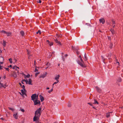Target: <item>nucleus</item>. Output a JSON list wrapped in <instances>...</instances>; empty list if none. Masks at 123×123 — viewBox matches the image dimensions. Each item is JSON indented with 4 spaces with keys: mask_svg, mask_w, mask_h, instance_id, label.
<instances>
[{
    "mask_svg": "<svg viewBox=\"0 0 123 123\" xmlns=\"http://www.w3.org/2000/svg\"><path fill=\"white\" fill-rule=\"evenodd\" d=\"M92 107L93 108H94V109H95V107L94 106H92Z\"/></svg>",
    "mask_w": 123,
    "mask_h": 123,
    "instance_id": "nucleus-59",
    "label": "nucleus"
},
{
    "mask_svg": "<svg viewBox=\"0 0 123 123\" xmlns=\"http://www.w3.org/2000/svg\"><path fill=\"white\" fill-rule=\"evenodd\" d=\"M76 53L77 54H78V55H79V54H80V53L78 51H76Z\"/></svg>",
    "mask_w": 123,
    "mask_h": 123,
    "instance_id": "nucleus-45",
    "label": "nucleus"
},
{
    "mask_svg": "<svg viewBox=\"0 0 123 123\" xmlns=\"http://www.w3.org/2000/svg\"><path fill=\"white\" fill-rule=\"evenodd\" d=\"M71 104L70 102H68V106L69 107H70L71 106Z\"/></svg>",
    "mask_w": 123,
    "mask_h": 123,
    "instance_id": "nucleus-29",
    "label": "nucleus"
},
{
    "mask_svg": "<svg viewBox=\"0 0 123 123\" xmlns=\"http://www.w3.org/2000/svg\"><path fill=\"white\" fill-rule=\"evenodd\" d=\"M3 68V66H0V69H1L2 68Z\"/></svg>",
    "mask_w": 123,
    "mask_h": 123,
    "instance_id": "nucleus-43",
    "label": "nucleus"
},
{
    "mask_svg": "<svg viewBox=\"0 0 123 123\" xmlns=\"http://www.w3.org/2000/svg\"><path fill=\"white\" fill-rule=\"evenodd\" d=\"M1 59L2 60H4V59H3V58L2 57H1Z\"/></svg>",
    "mask_w": 123,
    "mask_h": 123,
    "instance_id": "nucleus-55",
    "label": "nucleus"
},
{
    "mask_svg": "<svg viewBox=\"0 0 123 123\" xmlns=\"http://www.w3.org/2000/svg\"><path fill=\"white\" fill-rule=\"evenodd\" d=\"M115 62L116 63V64H117V65H119V62H118L117 61V59H116V60H115Z\"/></svg>",
    "mask_w": 123,
    "mask_h": 123,
    "instance_id": "nucleus-21",
    "label": "nucleus"
},
{
    "mask_svg": "<svg viewBox=\"0 0 123 123\" xmlns=\"http://www.w3.org/2000/svg\"><path fill=\"white\" fill-rule=\"evenodd\" d=\"M30 75L29 74L27 75L26 76V77L27 78H28L30 77Z\"/></svg>",
    "mask_w": 123,
    "mask_h": 123,
    "instance_id": "nucleus-39",
    "label": "nucleus"
},
{
    "mask_svg": "<svg viewBox=\"0 0 123 123\" xmlns=\"http://www.w3.org/2000/svg\"><path fill=\"white\" fill-rule=\"evenodd\" d=\"M46 43L49 45L50 46H51L53 44V43L52 42H50L48 40H47L46 42Z\"/></svg>",
    "mask_w": 123,
    "mask_h": 123,
    "instance_id": "nucleus-6",
    "label": "nucleus"
},
{
    "mask_svg": "<svg viewBox=\"0 0 123 123\" xmlns=\"http://www.w3.org/2000/svg\"><path fill=\"white\" fill-rule=\"evenodd\" d=\"M6 78V76H5L4 77V78L5 79Z\"/></svg>",
    "mask_w": 123,
    "mask_h": 123,
    "instance_id": "nucleus-57",
    "label": "nucleus"
},
{
    "mask_svg": "<svg viewBox=\"0 0 123 123\" xmlns=\"http://www.w3.org/2000/svg\"><path fill=\"white\" fill-rule=\"evenodd\" d=\"M37 2L38 3H41V0H38Z\"/></svg>",
    "mask_w": 123,
    "mask_h": 123,
    "instance_id": "nucleus-33",
    "label": "nucleus"
},
{
    "mask_svg": "<svg viewBox=\"0 0 123 123\" xmlns=\"http://www.w3.org/2000/svg\"><path fill=\"white\" fill-rule=\"evenodd\" d=\"M94 102L93 103L94 104H98V101L97 100H96L95 99L94 100Z\"/></svg>",
    "mask_w": 123,
    "mask_h": 123,
    "instance_id": "nucleus-22",
    "label": "nucleus"
},
{
    "mask_svg": "<svg viewBox=\"0 0 123 123\" xmlns=\"http://www.w3.org/2000/svg\"><path fill=\"white\" fill-rule=\"evenodd\" d=\"M50 90V91H51V92H52L53 90V88H52L51 90Z\"/></svg>",
    "mask_w": 123,
    "mask_h": 123,
    "instance_id": "nucleus-54",
    "label": "nucleus"
},
{
    "mask_svg": "<svg viewBox=\"0 0 123 123\" xmlns=\"http://www.w3.org/2000/svg\"><path fill=\"white\" fill-rule=\"evenodd\" d=\"M95 88L98 92L99 93H100L101 92V90L98 87V86H96Z\"/></svg>",
    "mask_w": 123,
    "mask_h": 123,
    "instance_id": "nucleus-9",
    "label": "nucleus"
},
{
    "mask_svg": "<svg viewBox=\"0 0 123 123\" xmlns=\"http://www.w3.org/2000/svg\"><path fill=\"white\" fill-rule=\"evenodd\" d=\"M39 97H40V99L41 102L43 101L44 100L43 97L41 95H39Z\"/></svg>",
    "mask_w": 123,
    "mask_h": 123,
    "instance_id": "nucleus-11",
    "label": "nucleus"
},
{
    "mask_svg": "<svg viewBox=\"0 0 123 123\" xmlns=\"http://www.w3.org/2000/svg\"><path fill=\"white\" fill-rule=\"evenodd\" d=\"M111 32H112V34H113L114 33V31L113 30H112Z\"/></svg>",
    "mask_w": 123,
    "mask_h": 123,
    "instance_id": "nucleus-47",
    "label": "nucleus"
},
{
    "mask_svg": "<svg viewBox=\"0 0 123 123\" xmlns=\"http://www.w3.org/2000/svg\"><path fill=\"white\" fill-rule=\"evenodd\" d=\"M48 92L49 93H50L51 92V91L50 90H48Z\"/></svg>",
    "mask_w": 123,
    "mask_h": 123,
    "instance_id": "nucleus-50",
    "label": "nucleus"
},
{
    "mask_svg": "<svg viewBox=\"0 0 123 123\" xmlns=\"http://www.w3.org/2000/svg\"><path fill=\"white\" fill-rule=\"evenodd\" d=\"M46 76V74H41L40 75V78H43L45 77Z\"/></svg>",
    "mask_w": 123,
    "mask_h": 123,
    "instance_id": "nucleus-15",
    "label": "nucleus"
},
{
    "mask_svg": "<svg viewBox=\"0 0 123 123\" xmlns=\"http://www.w3.org/2000/svg\"><path fill=\"white\" fill-rule=\"evenodd\" d=\"M72 48L73 50H74V49H75V47L73 46H72Z\"/></svg>",
    "mask_w": 123,
    "mask_h": 123,
    "instance_id": "nucleus-44",
    "label": "nucleus"
},
{
    "mask_svg": "<svg viewBox=\"0 0 123 123\" xmlns=\"http://www.w3.org/2000/svg\"><path fill=\"white\" fill-rule=\"evenodd\" d=\"M2 63V62H0V63L1 64V63Z\"/></svg>",
    "mask_w": 123,
    "mask_h": 123,
    "instance_id": "nucleus-60",
    "label": "nucleus"
},
{
    "mask_svg": "<svg viewBox=\"0 0 123 123\" xmlns=\"http://www.w3.org/2000/svg\"><path fill=\"white\" fill-rule=\"evenodd\" d=\"M12 66L11 65H10L8 67L9 68L11 67Z\"/></svg>",
    "mask_w": 123,
    "mask_h": 123,
    "instance_id": "nucleus-52",
    "label": "nucleus"
},
{
    "mask_svg": "<svg viewBox=\"0 0 123 123\" xmlns=\"http://www.w3.org/2000/svg\"><path fill=\"white\" fill-rule=\"evenodd\" d=\"M60 77V75H56L55 76V77L54 79L56 80V81L57 82H59V78Z\"/></svg>",
    "mask_w": 123,
    "mask_h": 123,
    "instance_id": "nucleus-7",
    "label": "nucleus"
},
{
    "mask_svg": "<svg viewBox=\"0 0 123 123\" xmlns=\"http://www.w3.org/2000/svg\"><path fill=\"white\" fill-rule=\"evenodd\" d=\"M9 108L12 111H13L14 110V109L13 108Z\"/></svg>",
    "mask_w": 123,
    "mask_h": 123,
    "instance_id": "nucleus-41",
    "label": "nucleus"
},
{
    "mask_svg": "<svg viewBox=\"0 0 123 123\" xmlns=\"http://www.w3.org/2000/svg\"><path fill=\"white\" fill-rule=\"evenodd\" d=\"M113 27H114L115 26V25H113Z\"/></svg>",
    "mask_w": 123,
    "mask_h": 123,
    "instance_id": "nucleus-56",
    "label": "nucleus"
},
{
    "mask_svg": "<svg viewBox=\"0 0 123 123\" xmlns=\"http://www.w3.org/2000/svg\"><path fill=\"white\" fill-rule=\"evenodd\" d=\"M118 81L119 82H121V78H119L118 79Z\"/></svg>",
    "mask_w": 123,
    "mask_h": 123,
    "instance_id": "nucleus-31",
    "label": "nucleus"
},
{
    "mask_svg": "<svg viewBox=\"0 0 123 123\" xmlns=\"http://www.w3.org/2000/svg\"><path fill=\"white\" fill-rule=\"evenodd\" d=\"M81 62H80L78 60L77 61L78 63L80 66L82 67H84L85 66L84 64V62L83 61V60L81 58V56L80 55L79 56Z\"/></svg>",
    "mask_w": 123,
    "mask_h": 123,
    "instance_id": "nucleus-2",
    "label": "nucleus"
},
{
    "mask_svg": "<svg viewBox=\"0 0 123 123\" xmlns=\"http://www.w3.org/2000/svg\"><path fill=\"white\" fill-rule=\"evenodd\" d=\"M67 56H68V55L67 54H66L65 55V57H67Z\"/></svg>",
    "mask_w": 123,
    "mask_h": 123,
    "instance_id": "nucleus-58",
    "label": "nucleus"
},
{
    "mask_svg": "<svg viewBox=\"0 0 123 123\" xmlns=\"http://www.w3.org/2000/svg\"><path fill=\"white\" fill-rule=\"evenodd\" d=\"M24 81H23V80H22L21 81V83H22V84H24V83L23 82H24Z\"/></svg>",
    "mask_w": 123,
    "mask_h": 123,
    "instance_id": "nucleus-51",
    "label": "nucleus"
},
{
    "mask_svg": "<svg viewBox=\"0 0 123 123\" xmlns=\"http://www.w3.org/2000/svg\"><path fill=\"white\" fill-rule=\"evenodd\" d=\"M21 92L22 94V95H25L26 96V94L25 93L26 92V91L25 90V91L23 89H22L21 90Z\"/></svg>",
    "mask_w": 123,
    "mask_h": 123,
    "instance_id": "nucleus-10",
    "label": "nucleus"
},
{
    "mask_svg": "<svg viewBox=\"0 0 123 123\" xmlns=\"http://www.w3.org/2000/svg\"><path fill=\"white\" fill-rule=\"evenodd\" d=\"M29 55L28 58L29 59H30L31 58V55Z\"/></svg>",
    "mask_w": 123,
    "mask_h": 123,
    "instance_id": "nucleus-35",
    "label": "nucleus"
},
{
    "mask_svg": "<svg viewBox=\"0 0 123 123\" xmlns=\"http://www.w3.org/2000/svg\"><path fill=\"white\" fill-rule=\"evenodd\" d=\"M111 113V112H110L106 114V117H107L108 118L110 117V113Z\"/></svg>",
    "mask_w": 123,
    "mask_h": 123,
    "instance_id": "nucleus-18",
    "label": "nucleus"
},
{
    "mask_svg": "<svg viewBox=\"0 0 123 123\" xmlns=\"http://www.w3.org/2000/svg\"><path fill=\"white\" fill-rule=\"evenodd\" d=\"M19 85L20 86H22V84H21V83H19Z\"/></svg>",
    "mask_w": 123,
    "mask_h": 123,
    "instance_id": "nucleus-48",
    "label": "nucleus"
},
{
    "mask_svg": "<svg viewBox=\"0 0 123 123\" xmlns=\"http://www.w3.org/2000/svg\"><path fill=\"white\" fill-rule=\"evenodd\" d=\"M0 86H1L5 88V87L6 86L5 85H3L2 84H1L0 83Z\"/></svg>",
    "mask_w": 123,
    "mask_h": 123,
    "instance_id": "nucleus-23",
    "label": "nucleus"
},
{
    "mask_svg": "<svg viewBox=\"0 0 123 123\" xmlns=\"http://www.w3.org/2000/svg\"><path fill=\"white\" fill-rule=\"evenodd\" d=\"M27 54H28V55H31V52L30 51V50L27 49Z\"/></svg>",
    "mask_w": 123,
    "mask_h": 123,
    "instance_id": "nucleus-24",
    "label": "nucleus"
},
{
    "mask_svg": "<svg viewBox=\"0 0 123 123\" xmlns=\"http://www.w3.org/2000/svg\"><path fill=\"white\" fill-rule=\"evenodd\" d=\"M21 111L23 112H24L25 111V110L24 109H21Z\"/></svg>",
    "mask_w": 123,
    "mask_h": 123,
    "instance_id": "nucleus-38",
    "label": "nucleus"
},
{
    "mask_svg": "<svg viewBox=\"0 0 123 123\" xmlns=\"http://www.w3.org/2000/svg\"><path fill=\"white\" fill-rule=\"evenodd\" d=\"M19 93H20V94L21 95H22V94H21V93L20 92Z\"/></svg>",
    "mask_w": 123,
    "mask_h": 123,
    "instance_id": "nucleus-61",
    "label": "nucleus"
},
{
    "mask_svg": "<svg viewBox=\"0 0 123 123\" xmlns=\"http://www.w3.org/2000/svg\"><path fill=\"white\" fill-rule=\"evenodd\" d=\"M4 68L6 69V70L9 71V69L8 68Z\"/></svg>",
    "mask_w": 123,
    "mask_h": 123,
    "instance_id": "nucleus-36",
    "label": "nucleus"
},
{
    "mask_svg": "<svg viewBox=\"0 0 123 123\" xmlns=\"http://www.w3.org/2000/svg\"><path fill=\"white\" fill-rule=\"evenodd\" d=\"M58 82H55L53 84V86H54V84H56L57 83H58Z\"/></svg>",
    "mask_w": 123,
    "mask_h": 123,
    "instance_id": "nucleus-40",
    "label": "nucleus"
},
{
    "mask_svg": "<svg viewBox=\"0 0 123 123\" xmlns=\"http://www.w3.org/2000/svg\"><path fill=\"white\" fill-rule=\"evenodd\" d=\"M28 81H29L28 82V83L29 85L31 84L32 81L31 80V79H29Z\"/></svg>",
    "mask_w": 123,
    "mask_h": 123,
    "instance_id": "nucleus-20",
    "label": "nucleus"
},
{
    "mask_svg": "<svg viewBox=\"0 0 123 123\" xmlns=\"http://www.w3.org/2000/svg\"><path fill=\"white\" fill-rule=\"evenodd\" d=\"M3 46L5 47L6 46V43H7V42H6V41L3 40Z\"/></svg>",
    "mask_w": 123,
    "mask_h": 123,
    "instance_id": "nucleus-14",
    "label": "nucleus"
},
{
    "mask_svg": "<svg viewBox=\"0 0 123 123\" xmlns=\"http://www.w3.org/2000/svg\"><path fill=\"white\" fill-rule=\"evenodd\" d=\"M9 61L10 63H12V59L11 58H10L9 59Z\"/></svg>",
    "mask_w": 123,
    "mask_h": 123,
    "instance_id": "nucleus-28",
    "label": "nucleus"
},
{
    "mask_svg": "<svg viewBox=\"0 0 123 123\" xmlns=\"http://www.w3.org/2000/svg\"><path fill=\"white\" fill-rule=\"evenodd\" d=\"M12 68L13 69H15V70L17 71H18V69H19V68L18 67H17L16 66H14Z\"/></svg>",
    "mask_w": 123,
    "mask_h": 123,
    "instance_id": "nucleus-13",
    "label": "nucleus"
},
{
    "mask_svg": "<svg viewBox=\"0 0 123 123\" xmlns=\"http://www.w3.org/2000/svg\"><path fill=\"white\" fill-rule=\"evenodd\" d=\"M49 89V87H48L46 88V89L48 90Z\"/></svg>",
    "mask_w": 123,
    "mask_h": 123,
    "instance_id": "nucleus-53",
    "label": "nucleus"
},
{
    "mask_svg": "<svg viewBox=\"0 0 123 123\" xmlns=\"http://www.w3.org/2000/svg\"><path fill=\"white\" fill-rule=\"evenodd\" d=\"M49 65L50 64L48 62L46 64V65L48 66V67L49 66Z\"/></svg>",
    "mask_w": 123,
    "mask_h": 123,
    "instance_id": "nucleus-42",
    "label": "nucleus"
},
{
    "mask_svg": "<svg viewBox=\"0 0 123 123\" xmlns=\"http://www.w3.org/2000/svg\"><path fill=\"white\" fill-rule=\"evenodd\" d=\"M63 61H64V59H63Z\"/></svg>",
    "mask_w": 123,
    "mask_h": 123,
    "instance_id": "nucleus-63",
    "label": "nucleus"
},
{
    "mask_svg": "<svg viewBox=\"0 0 123 123\" xmlns=\"http://www.w3.org/2000/svg\"><path fill=\"white\" fill-rule=\"evenodd\" d=\"M113 46V44H112V43H110V47H109L110 49H111L112 48Z\"/></svg>",
    "mask_w": 123,
    "mask_h": 123,
    "instance_id": "nucleus-26",
    "label": "nucleus"
},
{
    "mask_svg": "<svg viewBox=\"0 0 123 123\" xmlns=\"http://www.w3.org/2000/svg\"><path fill=\"white\" fill-rule=\"evenodd\" d=\"M35 71L36 72L37 71H38V69H37V68H35Z\"/></svg>",
    "mask_w": 123,
    "mask_h": 123,
    "instance_id": "nucleus-46",
    "label": "nucleus"
},
{
    "mask_svg": "<svg viewBox=\"0 0 123 123\" xmlns=\"http://www.w3.org/2000/svg\"><path fill=\"white\" fill-rule=\"evenodd\" d=\"M22 88L25 91V86L24 85H23L22 86Z\"/></svg>",
    "mask_w": 123,
    "mask_h": 123,
    "instance_id": "nucleus-32",
    "label": "nucleus"
},
{
    "mask_svg": "<svg viewBox=\"0 0 123 123\" xmlns=\"http://www.w3.org/2000/svg\"><path fill=\"white\" fill-rule=\"evenodd\" d=\"M88 104H89V105H90L91 106H92V104L91 103H88Z\"/></svg>",
    "mask_w": 123,
    "mask_h": 123,
    "instance_id": "nucleus-37",
    "label": "nucleus"
},
{
    "mask_svg": "<svg viewBox=\"0 0 123 123\" xmlns=\"http://www.w3.org/2000/svg\"><path fill=\"white\" fill-rule=\"evenodd\" d=\"M20 33L22 36H24L25 33L23 31H21L20 32Z\"/></svg>",
    "mask_w": 123,
    "mask_h": 123,
    "instance_id": "nucleus-19",
    "label": "nucleus"
},
{
    "mask_svg": "<svg viewBox=\"0 0 123 123\" xmlns=\"http://www.w3.org/2000/svg\"><path fill=\"white\" fill-rule=\"evenodd\" d=\"M41 108H40L35 111V116L33 118L34 121H36L39 120L41 115Z\"/></svg>",
    "mask_w": 123,
    "mask_h": 123,
    "instance_id": "nucleus-1",
    "label": "nucleus"
},
{
    "mask_svg": "<svg viewBox=\"0 0 123 123\" xmlns=\"http://www.w3.org/2000/svg\"><path fill=\"white\" fill-rule=\"evenodd\" d=\"M99 21L100 23L104 24L105 22V20L104 18H102L99 19Z\"/></svg>",
    "mask_w": 123,
    "mask_h": 123,
    "instance_id": "nucleus-8",
    "label": "nucleus"
},
{
    "mask_svg": "<svg viewBox=\"0 0 123 123\" xmlns=\"http://www.w3.org/2000/svg\"><path fill=\"white\" fill-rule=\"evenodd\" d=\"M17 114V113H15L13 115V117L16 119H17L18 118V116Z\"/></svg>",
    "mask_w": 123,
    "mask_h": 123,
    "instance_id": "nucleus-12",
    "label": "nucleus"
},
{
    "mask_svg": "<svg viewBox=\"0 0 123 123\" xmlns=\"http://www.w3.org/2000/svg\"><path fill=\"white\" fill-rule=\"evenodd\" d=\"M37 34H38V33H39V34H41V31L39 30L36 33Z\"/></svg>",
    "mask_w": 123,
    "mask_h": 123,
    "instance_id": "nucleus-30",
    "label": "nucleus"
},
{
    "mask_svg": "<svg viewBox=\"0 0 123 123\" xmlns=\"http://www.w3.org/2000/svg\"><path fill=\"white\" fill-rule=\"evenodd\" d=\"M12 76L14 77V78H16L17 77V75L16 73H13L12 74Z\"/></svg>",
    "mask_w": 123,
    "mask_h": 123,
    "instance_id": "nucleus-16",
    "label": "nucleus"
},
{
    "mask_svg": "<svg viewBox=\"0 0 123 123\" xmlns=\"http://www.w3.org/2000/svg\"><path fill=\"white\" fill-rule=\"evenodd\" d=\"M23 81H24L25 82L26 84H28V80L27 79L25 80H23Z\"/></svg>",
    "mask_w": 123,
    "mask_h": 123,
    "instance_id": "nucleus-27",
    "label": "nucleus"
},
{
    "mask_svg": "<svg viewBox=\"0 0 123 123\" xmlns=\"http://www.w3.org/2000/svg\"><path fill=\"white\" fill-rule=\"evenodd\" d=\"M0 119H2V120H4V118H2V117H1V118Z\"/></svg>",
    "mask_w": 123,
    "mask_h": 123,
    "instance_id": "nucleus-49",
    "label": "nucleus"
},
{
    "mask_svg": "<svg viewBox=\"0 0 123 123\" xmlns=\"http://www.w3.org/2000/svg\"><path fill=\"white\" fill-rule=\"evenodd\" d=\"M1 32L3 33L6 34L8 37L10 36H11L12 35V33L11 32H6V31H2Z\"/></svg>",
    "mask_w": 123,
    "mask_h": 123,
    "instance_id": "nucleus-3",
    "label": "nucleus"
},
{
    "mask_svg": "<svg viewBox=\"0 0 123 123\" xmlns=\"http://www.w3.org/2000/svg\"><path fill=\"white\" fill-rule=\"evenodd\" d=\"M101 57H102V58H103V56H102Z\"/></svg>",
    "mask_w": 123,
    "mask_h": 123,
    "instance_id": "nucleus-62",
    "label": "nucleus"
},
{
    "mask_svg": "<svg viewBox=\"0 0 123 123\" xmlns=\"http://www.w3.org/2000/svg\"><path fill=\"white\" fill-rule=\"evenodd\" d=\"M112 23L113 25H115V22L113 20L112 21Z\"/></svg>",
    "mask_w": 123,
    "mask_h": 123,
    "instance_id": "nucleus-34",
    "label": "nucleus"
},
{
    "mask_svg": "<svg viewBox=\"0 0 123 123\" xmlns=\"http://www.w3.org/2000/svg\"><path fill=\"white\" fill-rule=\"evenodd\" d=\"M38 97V96H37L36 94H32L31 96V100L33 101L35 100V99H37V98Z\"/></svg>",
    "mask_w": 123,
    "mask_h": 123,
    "instance_id": "nucleus-4",
    "label": "nucleus"
},
{
    "mask_svg": "<svg viewBox=\"0 0 123 123\" xmlns=\"http://www.w3.org/2000/svg\"><path fill=\"white\" fill-rule=\"evenodd\" d=\"M34 104L35 105H36L39 104L40 105V102L39 100H38L37 99H36L35 100L33 101Z\"/></svg>",
    "mask_w": 123,
    "mask_h": 123,
    "instance_id": "nucleus-5",
    "label": "nucleus"
},
{
    "mask_svg": "<svg viewBox=\"0 0 123 123\" xmlns=\"http://www.w3.org/2000/svg\"><path fill=\"white\" fill-rule=\"evenodd\" d=\"M54 41L56 43H57L58 44H61L60 42L58 40L56 39H55Z\"/></svg>",
    "mask_w": 123,
    "mask_h": 123,
    "instance_id": "nucleus-17",
    "label": "nucleus"
},
{
    "mask_svg": "<svg viewBox=\"0 0 123 123\" xmlns=\"http://www.w3.org/2000/svg\"><path fill=\"white\" fill-rule=\"evenodd\" d=\"M84 60L85 61L87 60V58L86 56V53H85V55H84Z\"/></svg>",
    "mask_w": 123,
    "mask_h": 123,
    "instance_id": "nucleus-25",
    "label": "nucleus"
},
{
    "mask_svg": "<svg viewBox=\"0 0 123 123\" xmlns=\"http://www.w3.org/2000/svg\"><path fill=\"white\" fill-rule=\"evenodd\" d=\"M54 123H56V122H55Z\"/></svg>",
    "mask_w": 123,
    "mask_h": 123,
    "instance_id": "nucleus-64",
    "label": "nucleus"
}]
</instances>
